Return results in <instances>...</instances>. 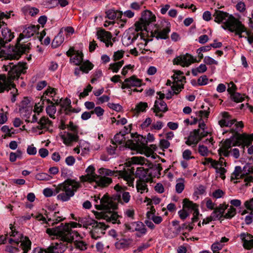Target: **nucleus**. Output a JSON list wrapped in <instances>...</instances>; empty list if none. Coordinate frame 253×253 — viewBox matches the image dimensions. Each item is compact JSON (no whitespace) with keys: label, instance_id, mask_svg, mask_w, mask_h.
<instances>
[{"label":"nucleus","instance_id":"f257e3e1","mask_svg":"<svg viewBox=\"0 0 253 253\" xmlns=\"http://www.w3.org/2000/svg\"><path fill=\"white\" fill-rule=\"evenodd\" d=\"M26 63L19 62L17 65L9 63L7 65L3 66L4 70L8 72L7 77L4 74L0 75V92L11 90V101L13 103L16 101V97L18 95V90L13 83V81L15 79L18 78L21 74L26 72Z\"/></svg>","mask_w":253,"mask_h":253},{"label":"nucleus","instance_id":"f03ea898","mask_svg":"<svg viewBox=\"0 0 253 253\" xmlns=\"http://www.w3.org/2000/svg\"><path fill=\"white\" fill-rule=\"evenodd\" d=\"M46 233L50 235L56 236L59 241V243H52L46 249L47 253H62L67 248L68 244L73 242L75 236L76 238L79 236V233L70 230L67 224L47 228Z\"/></svg>","mask_w":253,"mask_h":253},{"label":"nucleus","instance_id":"7ed1b4c3","mask_svg":"<svg viewBox=\"0 0 253 253\" xmlns=\"http://www.w3.org/2000/svg\"><path fill=\"white\" fill-rule=\"evenodd\" d=\"M81 186V185L80 182L68 178L56 187L54 194L59 193L57 195V199L63 202L67 201L74 195L75 192Z\"/></svg>","mask_w":253,"mask_h":253},{"label":"nucleus","instance_id":"20e7f679","mask_svg":"<svg viewBox=\"0 0 253 253\" xmlns=\"http://www.w3.org/2000/svg\"><path fill=\"white\" fill-rule=\"evenodd\" d=\"M100 204L96 205L98 210H103L105 211L100 212L98 217L103 218L107 221H111L115 223L117 222L118 215L111 211L117 208V202H114L112 198H109L107 196L104 195L100 200Z\"/></svg>","mask_w":253,"mask_h":253},{"label":"nucleus","instance_id":"39448f33","mask_svg":"<svg viewBox=\"0 0 253 253\" xmlns=\"http://www.w3.org/2000/svg\"><path fill=\"white\" fill-rule=\"evenodd\" d=\"M135 169L132 167L131 169H127L124 170H111L109 169L105 168H100L98 170V173L103 175L105 176H120L121 177L123 178L129 186H133V181L134 178L133 175L134 174Z\"/></svg>","mask_w":253,"mask_h":253},{"label":"nucleus","instance_id":"423d86ee","mask_svg":"<svg viewBox=\"0 0 253 253\" xmlns=\"http://www.w3.org/2000/svg\"><path fill=\"white\" fill-rule=\"evenodd\" d=\"M31 43L21 44L17 43L13 52L11 53H7L3 50L0 51V57H4L7 59H19L21 55L23 53L29 52L30 49Z\"/></svg>","mask_w":253,"mask_h":253},{"label":"nucleus","instance_id":"0eeeda50","mask_svg":"<svg viewBox=\"0 0 253 253\" xmlns=\"http://www.w3.org/2000/svg\"><path fill=\"white\" fill-rule=\"evenodd\" d=\"M67 128L71 132H68L61 136L64 143L66 145H70L73 142L78 141L79 139L78 126L75 125L72 122H70L69 124L67 125Z\"/></svg>","mask_w":253,"mask_h":253},{"label":"nucleus","instance_id":"6e6552de","mask_svg":"<svg viewBox=\"0 0 253 253\" xmlns=\"http://www.w3.org/2000/svg\"><path fill=\"white\" fill-rule=\"evenodd\" d=\"M228 26L229 31L235 32V34L240 38L243 37L242 33L246 31V28L238 19L234 17H231V19H229Z\"/></svg>","mask_w":253,"mask_h":253},{"label":"nucleus","instance_id":"1a4fd4ad","mask_svg":"<svg viewBox=\"0 0 253 253\" xmlns=\"http://www.w3.org/2000/svg\"><path fill=\"white\" fill-rule=\"evenodd\" d=\"M126 229L128 231L132 232L137 231L136 236L140 237L141 236L145 235L146 233V228L145 225L140 221L131 222L130 224H125Z\"/></svg>","mask_w":253,"mask_h":253},{"label":"nucleus","instance_id":"9d476101","mask_svg":"<svg viewBox=\"0 0 253 253\" xmlns=\"http://www.w3.org/2000/svg\"><path fill=\"white\" fill-rule=\"evenodd\" d=\"M214 17V21L217 23L223 22V25L222 27L224 29H228V24L229 19H231V17H234L231 15H229L228 13L220 10H215L213 15Z\"/></svg>","mask_w":253,"mask_h":253},{"label":"nucleus","instance_id":"9b49d317","mask_svg":"<svg viewBox=\"0 0 253 253\" xmlns=\"http://www.w3.org/2000/svg\"><path fill=\"white\" fill-rule=\"evenodd\" d=\"M183 208L188 211H193V217L192 218V222L194 223L197 222L198 219L199 211L198 206L194 204L192 202L189 200L188 199H184L183 200Z\"/></svg>","mask_w":253,"mask_h":253},{"label":"nucleus","instance_id":"f8f14e48","mask_svg":"<svg viewBox=\"0 0 253 253\" xmlns=\"http://www.w3.org/2000/svg\"><path fill=\"white\" fill-rule=\"evenodd\" d=\"M197 59L194 58L192 55L188 53L184 55H180L173 59L174 64L180 65L182 67H188L191 63H195Z\"/></svg>","mask_w":253,"mask_h":253},{"label":"nucleus","instance_id":"ddd939ff","mask_svg":"<svg viewBox=\"0 0 253 253\" xmlns=\"http://www.w3.org/2000/svg\"><path fill=\"white\" fill-rule=\"evenodd\" d=\"M152 110L155 113L156 116L161 118L163 117V115L162 113H160L166 112L168 110V107L167 104L163 100H156Z\"/></svg>","mask_w":253,"mask_h":253},{"label":"nucleus","instance_id":"4468645a","mask_svg":"<svg viewBox=\"0 0 253 253\" xmlns=\"http://www.w3.org/2000/svg\"><path fill=\"white\" fill-rule=\"evenodd\" d=\"M96 35L97 38L100 41L104 42L107 47H108L109 45L111 46L113 45V43L111 41L112 36L110 32L106 31L104 29H101L97 32Z\"/></svg>","mask_w":253,"mask_h":253},{"label":"nucleus","instance_id":"2eb2a0df","mask_svg":"<svg viewBox=\"0 0 253 253\" xmlns=\"http://www.w3.org/2000/svg\"><path fill=\"white\" fill-rule=\"evenodd\" d=\"M1 36H0V45L4 46V44L9 42L14 38V35L10 30L6 27L1 28Z\"/></svg>","mask_w":253,"mask_h":253},{"label":"nucleus","instance_id":"dca6fc26","mask_svg":"<svg viewBox=\"0 0 253 253\" xmlns=\"http://www.w3.org/2000/svg\"><path fill=\"white\" fill-rule=\"evenodd\" d=\"M125 142L126 147L134 149L136 148H144L147 142L145 141V138L141 136L138 137L137 140H134L132 141L131 140H128L126 141Z\"/></svg>","mask_w":253,"mask_h":253},{"label":"nucleus","instance_id":"f3484780","mask_svg":"<svg viewBox=\"0 0 253 253\" xmlns=\"http://www.w3.org/2000/svg\"><path fill=\"white\" fill-rule=\"evenodd\" d=\"M136 177H138L139 180H145V181H151V177L149 174V168H144L139 167L136 169L135 174Z\"/></svg>","mask_w":253,"mask_h":253},{"label":"nucleus","instance_id":"a211bd4d","mask_svg":"<svg viewBox=\"0 0 253 253\" xmlns=\"http://www.w3.org/2000/svg\"><path fill=\"white\" fill-rule=\"evenodd\" d=\"M86 174L82 175L80 177V179L82 182L89 181L93 182L98 177V175L95 173V169L92 166H89L85 170Z\"/></svg>","mask_w":253,"mask_h":253},{"label":"nucleus","instance_id":"6ab92c4d","mask_svg":"<svg viewBox=\"0 0 253 253\" xmlns=\"http://www.w3.org/2000/svg\"><path fill=\"white\" fill-rule=\"evenodd\" d=\"M141 84V80L133 76L125 79L122 84V88H130L131 86H140Z\"/></svg>","mask_w":253,"mask_h":253},{"label":"nucleus","instance_id":"aec40b11","mask_svg":"<svg viewBox=\"0 0 253 253\" xmlns=\"http://www.w3.org/2000/svg\"><path fill=\"white\" fill-rule=\"evenodd\" d=\"M39 28L35 25H32L26 28L19 36L17 39V43H19L20 40L24 37L30 38L34 35L35 34L38 32Z\"/></svg>","mask_w":253,"mask_h":253},{"label":"nucleus","instance_id":"412c9836","mask_svg":"<svg viewBox=\"0 0 253 253\" xmlns=\"http://www.w3.org/2000/svg\"><path fill=\"white\" fill-rule=\"evenodd\" d=\"M201 140L199 136V129H194L190 133L185 143L188 145H194L196 146Z\"/></svg>","mask_w":253,"mask_h":253},{"label":"nucleus","instance_id":"4be33fe9","mask_svg":"<svg viewBox=\"0 0 253 253\" xmlns=\"http://www.w3.org/2000/svg\"><path fill=\"white\" fill-rule=\"evenodd\" d=\"M133 240L131 238H122L115 244L116 249L121 250L128 249L132 246Z\"/></svg>","mask_w":253,"mask_h":253},{"label":"nucleus","instance_id":"5701e85b","mask_svg":"<svg viewBox=\"0 0 253 253\" xmlns=\"http://www.w3.org/2000/svg\"><path fill=\"white\" fill-rule=\"evenodd\" d=\"M240 238L243 242V246L245 249H251L253 248V236L249 234L242 233Z\"/></svg>","mask_w":253,"mask_h":253},{"label":"nucleus","instance_id":"b1692460","mask_svg":"<svg viewBox=\"0 0 253 253\" xmlns=\"http://www.w3.org/2000/svg\"><path fill=\"white\" fill-rule=\"evenodd\" d=\"M140 20L146 26L149 25L151 22L156 20V17L152 13L149 11L146 10L142 13L141 17Z\"/></svg>","mask_w":253,"mask_h":253},{"label":"nucleus","instance_id":"393cba45","mask_svg":"<svg viewBox=\"0 0 253 253\" xmlns=\"http://www.w3.org/2000/svg\"><path fill=\"white\" fill-rule=\"evenodd\" d=\"M227 207L228 205L220 204L218 207L215 208L211 213L214 219H220L221 217H224L223 213Z\"/></svg>","mask_w":253,"mask_h":253},{"label":"nucleus","instance_id":"a878e982","mask_svg":"<svg viewBox=\"0 0 253 253\" xmlns=\"http://www.w3.org/2000/svg\"><path fill=\"white\" fill-rule=\"evenodd\" d=\"M106 17L111 20H114L115 18L120 19V20L124 23H126V19L123 18V13L121 11H115L112 9L109 10L106 12Z\"/></svg>","mask_w":253,"mask_h":253},{"label":"nucleus","instance_id":"bb28decb","mask_svg":"<svg viewBox=\"0 0 253 253\" xmlns=\"http://www.w3.org/2000/svg\"><path fill=\"white\" fill-rule=\"evenodd\" d=\"M114 202L117 201L121 204L124 203H127L130 198V195L129 193L128 192H123L122 195L121 194H117L116 195L114 196V198H112Z\"/></svg>","mask_w":253,"mask_h":253},{"label":"nucleus","instance_id":"cd10ccee","mask_svg":"<svg viewBox=\"0 0 253 253\" xmlns=\"http://www.w3.org/2000/svg\"><path fill=\"white\" fill-rule=\"evenodd\" d=\"M149 168V174L151 177V181L153 177L158 176L161 174V171L162 168L160 164L153 165L152 164H149L148 166Z\"/></svg>","mask_w":253,"mask_h":253},{"label":"nucleus","instance_id":"c85d7f7f","mask_svg":"<svg viewBox=\"0 0 253 253\" xmlns=\"http://www.w3.org/2000/svg\"><path fill=\"white\" fill-rule=\"evenodd\" d=\"M39 126L37 128L39 129H48L50 126L52 125V122L45 116L42 117L38 122Z\"/></svg>","mask_w":253,"mask_h":253},{"label":"nucleus","instance_id":"c756f323","mask_svg":"<svg viewBox=\"0 0 253 253\" xmlns=\"http://www.w3.org/2000/svg\"><path fill=\"white\" fill-rule=\"evenodd\" d=\"M97 185L103 187H107L110 184L112 180L111 178L98 175V177L94 181Z\"/></svg>","mask_w":253,"mask_h":253},{"label":"nucleus","instance_id":"7c9ffc66","mask_svg":"<svg viewBox=\"0 0 253 253\" xmlns=\"http://www.w3.org/2000/svg\"><path fill=\"white\" fill-rule=\"evenodd\" d=\"M64 41V35L61 30L60 32L55 37L52 41L51 46L53 48H57Z\"/></svg>","mask_w":253,"mask_h":253},{"label":"nucleus","instance_id":"2f4dec72","mask_svg":"<svg viewBox=\"0 0 253 253\" xmlns=\"http://www.w3.org/2000/svg\"><path fill=\"white\" fill-rule=\"evenodd\" d=\"M79 222L80 223V227L83 226L84 227L87 228L89 226H94L95 220L89 217H82L80 218Z\"/></svg>","mask_w":253,"mask_h":253},{"label":"nucleus","instance_id":"473e14b6","mask_svg":"<svg viewBox=\"0 0 253 253\" xmlns=\"http://www.w3.org/2000/svg\"><path fill=\"white\" fill-rule=\"evenodd\" d=\"M19 239H21V246L23 250V253H27L29 250L31 249V242L27 237H21Z\"/></svg>","mask_w":253,"mask_h":253},{"label":"nucleus","instance_id":"72a5a7b5","mask_svg":"<svg viewBox=\"0 0 253 253\" xmlns=\"http://www.w3.org/2000/svg\"><path fill=\"white\" fill-rule=\"evenodd\" d=\"M149 181H145L143 180H138L136 182V189L138 192L143 193L145 191L146 192L148 191V188L147 187V183Z\"/></svg>","mask_w":253,"mask_h":253},{"label":"nucleus","instance_id":"f704fd0d","mask_svg":"<svg viewBox=\"0 0 253 253\" xmlns=\"http://www.w3.org/2000/svg\"><path fill=\"white\" fill-rule=\"evenodd\" d=\"M83 53L81 51H77L73 57H71L70 61L76 65H79L83 62Z\"/></svg>","mask_w":253,"mask_h":253},{"label":"nucleus","instance_id":"c9c22d12","mask_svg":"<svg viewBox=\"0 0 253 253\" xmlns=\"http://www.w3.org/2000/svg\"><path fill=\"white\" fill-rule=\"evenodd\" d=\"M80 238V235L78 238H76V236H75V239L74 240H75V241L74 242V245L77 249L80 251H84L87 249V244L82 241H78V239ZM74 241V240H73V241Z\"/></svg>","mask_w":253,"mask_h":253},{"label":"nucleus","instance_id":"e433bc0d","mask_svg":"<svg viewBox=\"0 0 253 253\" xmlns=\"http://www.w3.org/2000/svg\"><path fill=\"white\" fill-rule=\"evenodd\" d=\"M125 134H123L121 132L116 134L113 140L111 141H114L116 144H121L125 142L126 138L125 137Z\"/></svg>","mask_w":253,"mask_h":253},{"label":"nucleus","instance_id":"4c0bfd02","mask_svg":"<svg viewBox=\"0 0 253 253\" xmlns=\"http://www.w3.org/2000/svg\"><path fill=\"white\" fill-rule=\"evenodd\" d=\"M147 107V103L140 102L136 105L135 108L132 109V111L136 113H139L140 112H144Z\"/></svg>","mask_w":253,"mask_h":253},{"label":"nucleus","instance_id":"58836bf2","mask_svg":"<svg viewBox=\"0 0 253 253\" xmlns=\"http://www.w3.org/2000/svg\"><path fill=\"white\" fill-rule=\"evenodd\" d=\"M146 162H147V160L142 157H132L130 161V162L132 164L145 165V166L146 165Z\"/></svg>","mask_w":253,"mask_h":253},{"label":"nucleus","instance_id":"ea45409f","mask_svg":"<svg viewBox=\"0 0 253 253\" xmlns=\"http://www.w3.org/2000/svg\"><path fill=\"white\" fill-rule=\"evenodd\" d=\"M243 176L242 169L241 167L236 166L235 170L232 173L231 176V180L238 179L242 177Z\"/></svg>","mask_w":253,"mask_h":253},{"label":"nucleus","instance_id":"a19ab883","mask_svg":"<svg viewBox=\"0 0 253 253\" xmlns=\"http://www.w3.org/2000/svg\"><path fill=\"white\" fill-rule=\"evenodd\" d=\"M185 180L183 178H179L176 180V184L175 185L176 192L180 194L184 190L185 187Z\"/></svg>","mask_w":253,"mask_h":253},{"label":"nucleus","instance_id":"79ce46f5","mask_svg":"<svg viewBox=\"0 0 253 253\" xmlns=\"http://www.w3.org/2000/svg\"><path fill=\"white\" fill-rule=\"evenodd\" d=\"M236 120L221 119L218 121V124L221 127H231L235 122Z\"/></svg>","mask_w":253,"mask_h":253},{"label":"nucleus","instance_id":"37998d69","mask_svg":"<svg viewBox=\"0 0 253 253\" xmlns=\"http://www.w3.org/2000/svg\"><path fill=\"white\" fill-rule=\"evenodd\" d=\"M170 32V28L169 27H166L163 29L162 30L157 32V37L163 39H166L168 38V34Z\"/></svg>","mask_w":253,"mask_h":253},{"label":"nucleus","instance_id":"c03bdc74","mask_svg":"<svg viewBox=\"0 0 253 253\" xmlns=\"http://www.w3.org/2000/svg\"><path fill=\"white\" fill-rule=\"evenodd\" d=\"M124 63V60H122L115 63L111 64L110 65L109 69L111 70L113 72L117 73L122 67Z\"/></svg>","mask_w":253,"mask_h":253},{"label":"nucleus","instance_id":"a18cd8bd","mask_svg":"<svg viewBox=\"0 0 253 253\" xmlns=\"http://www.w3.org/2000/svg\"><path fill=\"white\" fill-rule=\"evenodd\" d=\"M93 68V65L88 61L84 62L80 66V69L84 73H88Z\"/></svg>","mask_w":253,"mask_h":253},{"label":"nucleus","instance_id":"49530a36","mask_svg":"<svg viewBox=\"0 0 253 253\" xmlns=\"http://www.w3.org/2000/svg\"><path fill=\"white\" fill-rule=\"evenodd\" d=\"M46 111L49 116L54 119V114L56 112V108L54 104L48 105L46 108Z\"/></svg>","mask_w":253,"mask_h":253},{"label":"nucleus","instance_id":"de8ad7c7","mask_svg":"<svg viewBox=\"0 0 253 253\" xmlns=\"http://www.w3.org/2000/svg\"><path fill=\"white\" fill-rule=\"evenodd\" d=\"M60 213L59 212H55L53 217L48 218L47 215V217L48 218V221H52L53 222L52 224L57 223L59 221H61L64 219V218H62V216H59Z\"/></svg>","mask_w":253,"mask_h":253},{"label":"nucleus","instance_id":"09e8293b","mask_svg":"<svg viewBox=\"0 0 253 253\" xmlns=\"http://www.w3.org/2000/svg\"><path fill=\"white\" fill-rule=\"evenodd\" d=\"M207 68L205 64H201L198 67L192 70V73L194 76L198 73H202L206 71Z\"/></svg>","mask_w":253,"mask_h":253},{"label":"nucleus","instance_id":"8fccbe9b","mask_svg":"<svg viewBox=\"0 0 253 253\" xmlns=\"http://www.w3.org/2000/svg\"><path fill=\"white\" fill-rule=\"evenodd\" d=\"M147 216L148 218L152 219L156 224H159L162 221V218L161 216H155L151 211L147 212Z\"/></svg>","mask_w":253,"mask_h":253},{"label":"nucleus","instance_id":"3c124183","mask_svg":"<svg viewBox=\"0 0 253 253\" xmlns=\"http://www.w3.org/2000/svg\"><path fill=\"white\" fill-rule=\"evenodd\" d=\"M237 142H233L231 139H226L223 143L222 148L229 149L232 146L236 145Z\"/></svg>","mask_w":253,"mask_h":253},{"label":"nucleus","instance_id":"603ef678","mask_svg":"<svg viewBox=\"0 0 253 253\" xmlns=\"http://www.w3.org/2000/svg\"><path fill=\"white\" fill-rule=\"evenodd\" d=\"M223 245L219 242L213 243L211 246V250L213 253H218L219 251L222 249Z\"/></svg>","mask_w":253,"mask_h":253},{"label":"nucleus","instance_id":"864d4df0","mask_svg":"<svg viewBox=\"0 0 253 253\" xmlns=\"http://www.w3.org/2000/svg\"><path fill=\"white\" fill-rule=\"evenodd\" d=\"M236 213V210L233 207L231 206L228 210L227 212L224 215L225 218H231L233 217Z\"/></svg>","mask_w":253,"mask_h":253},{"label":"nucleus","instance_id":"5fc2aeb1","mask_svg":"<svg viewBox=\"0 0 253 253\" xmlns=\"http://www.w3.org/2000/svg\"><path fill=\"white\" fill-rule=\"evenodd\" d=\"M173 77V80H174V84L175 83H177V84H183V83L184 82H185V80H186V78L185 77L183 76H182V75H180V76H177L175 75H173V76H172Z\"/></svg>","mask_w":253,"mask_h":253},{"label":"nucleus","instance_id":"6e6d98bb","mask_svg":"<svg viewBox=\"0 0 253 253\" xmlns=\"http://www.w3.org/2000/svg\"><path fill=\"white\" fill-rule=\"evenodd\" d=\"M182 88H183V84H177V83L174 84V83L172 86V89L173 91L172 95L178 94L181 90Z\"/></svg>","mask_w":253,"mask_h":253},{"label":"nucleus","instance_id":"4d7b16f0","mask_svg":"<svg viewBox=\"0 0 253 253\" xmlns=\"http://www.w3.org/2000/svg\"><path fill=\"white\" fill-rule=\"evenodd\" d=\"M93 230L94 231L98 230V229H101L102 230H104L107 228V226L103 222H98L97 221L95 220L94 226H93Z\"/></svg>","mask_w":253,"mask_h":253},{"label":"nucleus","instance_id":"13d9d810","mask_svg":"<svg viewBox=\"0 0 253 253\" xmlns=\"http://www.w3.org/2000/svg\"><path fill=\"white\" fill-rule=\"evenodd\" d=\"M92 87L90 84H88L85 88L84 89L83 92H81L79 95L80 99L85 97L88 95V93L91 91Z\"/></svg>","mask_w":253,"mask_h":253},{"label":"nucleus","instance_id":"bf43d9fd","mask_svg":"<svg viewBox=\"0 0 253 253\" xmlns=\"http://www.w3.org/2000/svg\"><path fill=\"white\" fill-rule=\"evenodd\" d=\"M231 97L234 101L237 103L242 102L244 100V98L241 96V95L237 92L231 94Z\"/></svg>","mask_w":253,"mask_h":253},{"label":"nucleus","instance_id":"052dcab7","mask_svg":"<svg viewBox=\"0 0 253 253\" xmlns=\"http://www.w3.org/2000/svg\"><path fill=\"white\" fill-rule=\"evenodd\" d=\"M10 229L11 230V231L9 232L10 236L19 238L23 236L21 234H20L18 231L16 230L15 227L12 226L11 224L10 225Z\"/></svg>","mask_w":253,"mask_h":253},{"label":"nucleus","instance_id":"680f3d73","mask_svg":"<svg viewBox=\"0 0 253 253\" xmlns=\"http://www.w3.org/2000/svg\"><path fill=\"white\" fill-rule=\"evenodd\" d=\"M163 123L161 121H157L155 123H153L150 126V129L151 130L153 129L160 130L163 127Z\"/></svg>","mask_w":253,"mask_h":253},{"label":"nucleus","instance_id":"e2e57ef3","mask_svg":"<svg viewBox=\"0 0 253 253\" xmlns=\"http://www.w3.org/2000/svg\"><path fill=\"white\" fill-rule=\"evenodd\" d=\"M198 152L203 156H207L209 153V151L207 147L203 145H199Z\"/></svg>","mask_w":253,"mask_h":253},{"label":"nucleus","instance_id":"0e129e2a","mask_svg":"<svg viewBox=\"0 0 253 253\" xmlns=\"http://www.w3.org/2000/svg\"><path fill=\"white\" fill-rule=\"evenodd\" d=\"M236 9L240 12H244L246 11V7L245 3L243 1H239L236 5Z\"/></svg>","mask_w":253,"mask_h":253},{"label":"nucleus","instance_id":"69168bd1","mask_svg":"<svg viewBox=\"0 0 253 253\" xmlns=\"http://www.w3.org/2000/svg\"><path fill=\"white\" fill-rule=\"evenodd\" d=\"M146 26V25L144 24V23H143L140 20L136 22L135 24V30L137 32L142 31L143 29H145Z\"/></svg>","mask_w":253,"mask_h":253},{"label":"nucleus","instance_id":"338daca9","mask_svg":"<svg viewBox=\"0 0 253 253\" xmlns=\"http://www.w3.org/2000/svg\"><path fill=\"white\" fill-rule=\"evenodd\" d=\"M214 169H216V172L219 173L220 177L224 180L225 178V173L226 172V170L222 167Z\"/></svg>","mask_w":253,"mask_h":253},{"label":"nucleus","instance_id":"774afa93","mask_svg":"<svg viewBox=\"0 0 253 253\" xmlns=\"http://www.w3.org/2000/svg\"><path fill=\"white\" fill-rule=\"evenodd\" d=\"M244 206L248 210L253 211V198L246 201Z\"/></svg>","mask_w":253,"mask_h":253}]
</instances>
